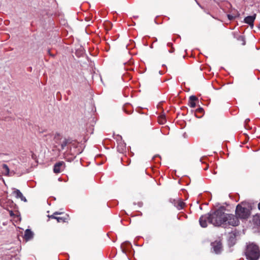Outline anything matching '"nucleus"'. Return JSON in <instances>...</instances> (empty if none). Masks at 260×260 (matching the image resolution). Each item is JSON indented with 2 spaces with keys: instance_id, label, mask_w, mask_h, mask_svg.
I'll use <instances>...</instances> for the list:
<instances>
[{
  "instance_id": "1",
  "label": "nucleus",
  "mask_w": 260,
  "mask_h": 260,
  "mask_svg": "<svg viewBox=\"0 0 260 260\" xmlns=\"http://www.w3.org/2000/svg\"><path fill=\"white\" fill-rule=\"evenodd\" d=\"M244 254L248 260H258L260 257V247L254 242L246 243Z\"/></svg>"
},
{
  "instance_id": "21",
  "label": "nucleus",
  "mask_w": 260,
  "mask_h": 260,
  "mask_svg": "<svg viewBox=\"0 0 260 260\" xmlns=\"http://www.w3.org/2000/svg\"><path fill=\"white\" fill-rule=\"evenodd\" d=\"M239 39L241 40L243 42V43H242V44L243 45L245 44V41L244 40V38L242 36H240L239 38Z\"/></svg>"
},
{
  "instance_id": "8",
  "label": "nucleus",
  "mask_w": 260,
  "mask_h": 260,
  "mask_svg": "<svg viewBox=\"0 0 260 260\" xmlns=\"http://www.w3.org/2000/svg\"><path fill=\"white\" fill-rule=\"evenodd\" d=\"M255 17H256V14H254L253 16H248L244 19V22L248 24L251 26H253V22L255 19Z\"/></svg>"
},
{
  "instance_id": "22",
  "label": "nucleus",
  "mask_w": 260,
  "mask_h": 260,
  "mask_svg": "<svg viewBox=\"0 0 260 260\" xmlns=\"http://www.w3.org/2000/svg\"><path fill=\"white\" fill-rule=\"evenodd\" d=\"M228 16L230 20H232L234 18L233 16H232L231 15H228Z\"/></svg>"
},
{
  "instance_id": "12",
  "label": "nucleus",
  "mask_w": 260,
  "mask_h": 260,
  "mask_svg": "<svg viewBox=\"0 0 260 260\" xmlns=\"http://www.w3.org/2000/svg\"><path fill=\"white\" fill-rule=\"evenodd\" d=\"M69 220L70 217L68 214H65L62 216H58L57 218L58 222H68Z\"/></svg>"
},
{
  "instance_id": "16",
  "label": "nucleus",
  "mask_w": 260,
  "mask_h": 260,
  "mask_svg": "<svg viewBox=\"0 0 260 260\" xmlns=\"http://www.w3.org/2000/svg\"><path fill=\"white\" fill-rule=\"evenodd\" d=\"M2 167H3L4 173L5 175H8L9 173V169L8 166L6 164H3Z\"/></svg>"
},
{
  "instance_id": "11",
  "label": "nucleus",
  "mask_w": 260,
  "mask_h": 260,
  "mask_svg": "<svg viewBox=\"0 0 260 260\" xmlns=\"http://www.w3.org/2000/svg\"><path fill=\"white\" fill-rule=\"evenodd\" d=\"M198 100V98L194 95L189 97L188 105L191 108H194L196 106V101Z\"/></svg>"
},
{
  "instance_id": "23",
  "label": "nucleus",
  "mask_w": 260,
  "mask_h": 260,
  "mask_svg": "<svg viewBox=\"0 0 260 260\" xmlns=\"http://www.w3.org/2000/svg\"><path fill=\"white\" fill-rule=\"evenodd\" d=\"M203 110V109H202V108H200V109H199V110H198V111H199V112H202Z\"/></svg>"
},
{
  "instance_id": "18",
  "label": "nucleus",
  "mask_w": 260,
  "mask_h": 260,
  "mask_svg": "<svg viewBox=\"0 0 260 260\" xmlns=\"http://www.w3.org/2000/svg\"><path fill=\"white\" fill-rule=\"evenodd\" d=\"M9 214H10V215L13 217L14 218H17V220H20V218L19 217V215H15L13 212L12 211H9Z\"/></svg>"
},
{
  "instance_id": "17",
  "label": "nucleus",
  "mask_w": 260,
  "mask_h": 260,
  "mask_svg": "<svg viewBox=\"0 0 260 260\" xmlns=\"http://www.w3.org/2000/svg\"><path fill=\"white\" fill-rule=\"evenodd\" d=\"M158 122L160 124H164L166 122V118H165V116H164V115L160 116L158 118Z\"/></svg>"
},
{
  "instance_id": "20",
  "label": "nucleus",
  "mask_w": 260,
  "mask_h": 260,
  "mask_svg": "<svg viewBox=\"0 0 260 260\" xmlns=\"http://www.w3.org/2000/svg\"><path fill=\"white\" fill-rule=\"evenodd\" d=\"M60 138V136L59 134H55V136H54V139H59Z\"/></svg>"
},
{
  "instance_id": "15",
  "label": "nucleus",
  "mask_w": 260,
  "mask_h": 260,
  "mask_svg": "<svg viewBox=\"0 0 260 260\" xmlns=\"http://www.w3.org/2000/svg\"><path fill=\"white\" fill-rule=\"evenodd\" d=\"M62 214V212H55L53 214L48 215L49 218L55 219L57 220V215Z\"/></svg>"
},
{
  "instance_id": "5",
  "label": "nucleus",
  "mask_w": 260,
  "mask_h": 260,
  "mask_svg": "<svg viewBox=\"0 0 260 260\" xmlns=\"http://www.w3.org/2000/svg\"><path fill=\"white\" fill-rule=\"evenodd\" d=\"M200 224L203 228H206L208 222L210 223V214L202 215L199 220Z\"/></svg>"
},
{
  "instance_id": "24",
  "label": "nucleus",
  "mask_w": 260,
  "mask_h": 260,
  "mask_svg": "<svg viewBox=\"0 0 260 260\" xmlns=\"http://www.w3.org/2000/svg\"><path fill=\"white\" fill-rule=\"evenodd\" d=\"M258 208L260 210V203L258 205Z\"/></svg>"
},
{
  "instance_id": "10",
  "label": "nucleus",
  "mask_w": 260,
  "mask_h": 260,
  "mask_svg": "<svg viewBox=\"0 0 260 260\" xmlns=\"http://www.w3.org/2000/svg\"><path fill=\"white\" fill-rule=\"evenodd\" d=\"M34 234L29 229H27L24 233V238L26 241H28L33 238Z\"/></svg>"
},
{
  "instance_id": "25",
  "label": "nucleus",
  "mask_w": 260,
  "mask_h": 260,
  "mask_svg": "<svg viewBox=\"0 0 260 260\" xmlns=\"http://www.w3.org/2000/svg\"><path fill=\"white\" fill-rule=\"evenodd\" d=\"M249 121V119H247L245 120V122H247Z\"/></svg>"
},
{
  "instance_id": "7",
  "label": "nucleus",
  "mask_w": 260,
  "mask_h": 260,
  "mask_svg": "<svg viewBox=\"0 0 260 260\" xmlns=\"http://www.w3.org/2000/svg\"><path fill=\"white\" fill-rule=\"evenodd\" d=\"M214 251L216 253H219L222 249L221 243L220 241H215L212 243Z\"/></svg>"
},
{
  "instance_id": "14",
  "label": "nucleus",
  "mask_w": 260,
  "mask_h": 260,
  "mask_svg": "<svg viewBox=\"0 0 260 260\" xmlns=\"http://www.w3.org/2000/svg\"><path fill=\"white\" fill-rule=\"evenodd\" d=\"M71 143V141L69 139H64L61 143V150L64 149V148Z\"/></svg>"
},
{
  "instance_id": "4",
  "label": "nucleus",
  "mask_w": 260,
  "mask_h": 260,
  "mask_svg": "<svg viewBox=\"0 0 260 260\" xmlns=\"http://www.w3.org/2000/svg\"><path fill=\"white\" fill-rule=\"evenodd\" d=\"M224 218L225 226H223L224 227H226L227 225L235 226L238 225L239 224V221L238 219V217H236L233 214L225 213V217Z\"/></svg>"
},
{
  "instance_id": "19",
  "label": "nucleus",
  "mask_w": 260,
  "mask_h": 260,
  "mask_svg": "<svg viewBox=\"0 0 260 260\" xmlns=\"http://www.w3.org/2000/svg\"><path fill=\"white\" fill-rule=\"evenodd\" d=\"M229 240L232 242L235 243V235L234 234H231L229 237Z\"/></svg>"
},
{
  "instance_id": "6",
  "label": "nucleus",
  "mask_w": 260,
  "mask_h": 260,
  "mask_svg": "<svg viewBox=\"0 0 260 260\" xmlns=\"http://www.w3.org/2000/svg\"><path fill=\"white\" fill-rule=\"evenodd\" d=\"M65 164L63 161L56 163L54 166L53 171L55 173H60L64 169Z\"/></svg>"
},
{
  "instance_id": "3",
  "label": "nucleus",
  "mask_w": 260,
  "mask_h": 260,
  "mask_svg": "<svg viewBox=\"0 0 260 260\" xmlns=\"http://www.w3.org/2000/svg\"><path fill=\"white\" fill-rule=\"evenodd\" d=\"M236 214L238 218L240 219L248 218L250 215V211L246 207H242L241 205H238L236 209Z\"/></svg>"
},
{
  "instance_id": "13",
  "label": "nucleus",
  "mask_w": 260,
  "mask_h": 260,
  "mask_svg": "<svg viewBox=\"0 0 260 260\" xmlns=\"http://www.w3.org/2000/svg\"><path fill=\"white\" fill-rule=\"evenodd\" d=\"M175 206L178 210H181L184 207L185 203L182 200H178L175 203Z\"/></svg>"
},
{
  "instance_id": "2",
  "label": "nucleus",
  "mask_w": 260,
  "mask_h": 260,
  "mask_svg": "<svg viewBox=\"0 0 260 260\" xmlns=\"http://www.w3.org/2000/svg\"><path fill=\"white\" fill-rule=\"evenodd\" d=\"M225 213L222 209H218L210 214V223L214 226H225Z\"/></svg>"
},
{
  "instance_id": "9",
  "label": "nucleus",
  "mask_w": 260,
  "mask_h": 260,
  "mask_svg": "<svg viewBox=\"0 0 260 260\" xmlns=\"http://www.w3.org/2000/svg\"><path fill=\"white\" fill-rule=\"evenodd\" d=\"M13 194H14L17 198H20L21 201L24 202H26V198L23 196L22 193L20 192V191L18 189H15L13 192Z\"/></svg>"
}]
</instances>
